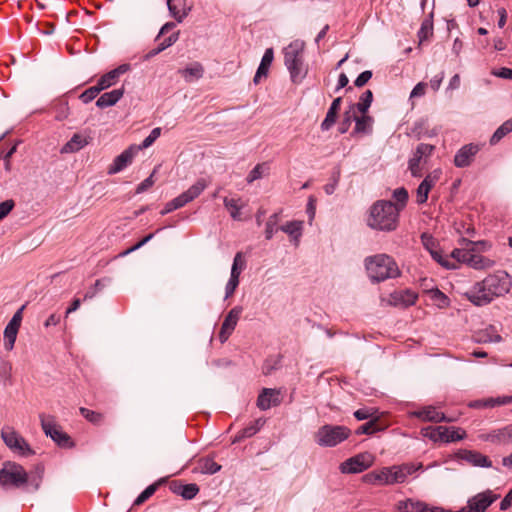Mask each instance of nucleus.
<instances>
[{"label":"nucleus","instance_id":"nucleus-3","mask_svg":"<svg viewBox=\"0 0 512 512\" xmlns=\"http://www.w3.org/2000/svg\"><path fill=\"white\" fill-rule=\"evenodd\" d=\"M365 267L373 282H382L389 278H395L400 274L396 262L387 254L367 257L365 259Z\"/></svg>","mask_w":512,"mask_h":512},{"label":"nucleus","instance_id":"nucleus-44","mask_svg":"<svg viewBox=\"0 0 512 512\" xmlns=\"http://www.w3.org/2000/svg\"><path fill=\"white\" fill-rule=\"evenodd\" d=\"M408 191L404 187H400L394 190L393 198L397 201V208H399V212L405 207L408 201Z\"/></svg>","mask_w":512,"mask_h":512},{"label":"nucleus","instance_id":"nucleus-14","mask_svg":"<svg viewBox=\"0 0 512 512\" xmlns=\"http://www.w3.org/2000/svg\"><path fill=\"white\" fill-rule=\"evenodd\" d=\"M113 84L115 83L112 81V77L108 76V74L106 73L98 80L95 86L85 90L79 96V98L82 100L83 103H89L93 99H95L101 91L111 87Z\"/></svg>","mask_w":512,"mask_h":512},{"label":"nucleus","instance_id":"nucleus-58","mask_svg":"<svg viewBox=\"0 0 512 512\" xmlns=\"http://www.w3.org/2000/svg\"><path fill=\"white\" fill-rule=\"evenodd\" d=\"M421 158L416 154H413V157L409 160V170L414 177H419L420 173V162Z\"/></svg>","mask_w":512,"mask_h":512},{"label":"nucleus","instance_id":"nucleus-4","mask_svg":"<svg viewBox=\"0 0 512 512\" xmlns=\"http://www.w3.org/2000/svg\"><path fill=\"white\" fill-rule=\"evenodd\" d=\"M305 42L300 39L292 41L283 49L284 64L290 73L293 83H299L307 71L304 67Z\"/></svg>","mask_w":512,"mask_h":512},{"label":"nucleus","instance_id":"nucleus-43","mask_svg":"<svg viewBox=\"0 0 512 512\" xmlns=\"http://www.w3.org/2000/svg\"><path fill=\"white\" fill-rule=\"evenodd\" d=\"M80 413L87 421L94 425H100L103 423L104 416L99 412H95L82 407L80 408Z\"/></svg>","mask_w":512,"mask_h":512},{"label":"nucleus","instance_id":"nucleus-42","mask_svg":"<svg viewBox=\"0 0 512 512\" xmlns=\"http://www.w3.org/2000/svg\"><path fill=\"white\" fill-rule=\"evenodd\" d=\"M280 230L293 236L296 240L301 236L302 222L290 221L280 227Z\"/></svg>","mask_w":512,"mask_h":512},{"label":"nucleus","instance_id":"nucleus-1","mask_svg":"<svg viewBox=\"0 0 512 512\" xmlns=\"http://www.w3.org/2000/svg\"><path fill=\"white\" fill-rule=\"evenodd\" d=\"M510 287L509 274L505 271H497L475 283L469 291L464 293V296L474 305L484 306L491 303L496 297L508 293Z\"/></svg>","mask_w":512,"mask_h":512},{"label":"nucleus","instance_id":"nucleus-11","mask_svg":"<svg viewBox=\"0 0 512 512\" xmlns=\"http://www.w3.org/2000/svg\"><path fill=\"white\" fill-rule=\"evenodd\" d=\"M480 145L469 143L462 146L455 154L453 163L457 168H465L471 165L475 156L480 151Z\"/></svg>","mask_w":512,"mask_h":512},{"label":"nucleus","instance_id":"nucleus-60","mask_svg":"<svg viewBox=\"0 0 512 512\" xmlns=\"http://www.w3.org/2000/svg\"><path fill=\"white\" fill-rule=\"evenodd\" d=\"M339 178H340V171L337 170L336 172L333 173V176H332V182L331 183H328L324 186V190L325 192L328 194V195H331L334 193L337 185H338V182H339Z\"/></svg>","mask_w":512,"mask_h":512},{"label":"nucleus","instance_id":"nucleus-21","mask_svg":"<svg viewBox=\"0 0 512 512\" xmlns=\"http://www.w3.org/2000/svg\"><path fill=\"white\" fill-rule=\"evenodd\" d=\"M396 509L398 512H427L428 504L423 501L409 498L399 501Z\"/></svg>","mask_w":512,"mask_h":512},{"label":"nucleus","instance_id":"nucleus-26","mask_svg":"<svg viewBox=\"0 0 512 512\" xmlns=\"http://www.w3.org/2000/svg\"><path fill=\"white\" fill-rule=\"evenodd\" d=\"M475 339L479 343H498L502 337L497 333L493 326H489L476 333Z\"/></svg>","mask_w":512,"mask_h":512},{"label":"nucleus","instance_id":"nucleus-55","mask_svg":"<svg viewBox=\"0 0 512 512\" xmlns=\"http://www.w3.org/2000/svg\"><path fill=\"white\" fill-rule=\"evenodd\" d=\"M435 149L434 145L421 143L417 146L414 154L419 156L421 159L429 157Z\"/></svg>","mask_w":512,"mask_h":512},{"label":"nucleus","instance_id":"nucleus-49","mask_svg":"<svg viewBox=\"0 0 512 512\" xmlns=\"http://www.w3.org/2000/svg\"><path fill=\"white\" fill-rule=\"evenodd\" d=\"M429 293L431 295V299L438 303L440 307L448 306L449 299L448 297L440 291L438 288H431L429 290Z\"/></svg>","mask_w":512,"mask_h":512},{"label":"nucleus","instance_id":"nucleus-38","mask_svg":"<svg viewBox=\"0 0 512 512\" xmlns=\"http://www.w3.org/2000/svg\"><path fill=\"white\" fill-rule=\"evenodd\" d=\"M373 101V93L366 90L361 96L358 103L351 106V109H357L361 114H366Z\"/></svg>","mask_w":512,"mask_h":512},{"label":"nucleus","instance_id":"nucleus-22","mask_svg":"<svg viewBox=\"0 0 512 512\" xmlns=\"http://www.w3.org/2000/svg\"><path fill=\"white\" fill-rule=\"evenodd\" d=\"M341 102H342L341 97H337L332 101V103L327 111L326 117L324 118V120L321 123V129L323 131L329 130L335 124L337 114L340 109Z\"/></svg>","mask_w":512,"mask_h":512},{"label":"nucleus","instance_id":"nucleus-19","mask_svg":"<svg viewBox=\"0 0 512 512\" xmlns=\"http://www.w3.org/2000/svg\"><path fill=\"white\" fill-rule=\"evenodd\" d=\"M413 416L422 419L423 421L430 422H451L452 419L447 418L444 413L438 412L435 407L428 406L423 408L422 410L415 411L412 413Z\"/></svg>","mask_w":512,"mask_h":512},{"label":"nucleus","instance_id":"nucleus-9","mask_svg":"<svg viewBox=\"0 0 512 512\" xmlns=\"http://www.w3.org/2000/svg\"><path fill=\"white\" fill-rule=\"evenodd\" d=\"M373 464V456L369 453H360L344 461L340 469L343 473H360Z\"/></svg>","mask_w":512,"mask_h":512},{"label":"nucleus","instance_id":"nucleus-52","mask_svg":"<svg viewBox=\"0 0 512 512\" xmlns=\"http://www.w3.org/2000/svg\"><path fill=\"white\" fill-rule=\"evenodd\" d=\"M375 413H376V410L374 408L365 407V408H360V409L356 410L354 412V417L359 421L370 420V419L376 417L374 415Z\"/></svg>","mask_w":512,"mask_h":512},{"label":"nucleus","instance_id":"nucleus-25","mask_svg":"<svg viewBox=\"0 0 512 512\" xmlns=\"http://www.w3.org/2000/svg\"><path fill=\"white\" fill-rule=\"evenodd\" d=\"M264 423H265V421L262 418L255 420L251 425H249V426L245 427L244 429H242L241 431H239L235 435L232 443H237V442L242 441L245 438L252 437L260 430V428L264 425Z\"/></svg>","mask_w":512,"mask_h":512},{"label":"nucleus","instance_id":"nucleus-57","mask_svg":"<svg viewBox=\"0 0 512 512\" xmlns=\"http://www.w3.org/2000/svg\"><path fill=\"white\" fill-rule=\"evenodd\" d=\"M265 164H257L248 174L247 182L252 183L255 180L262 178L264 173Z\"/></svg>","mask_w":512,"mask_h":512},{"label":"nucleus","instance_id":"nucleus-50","mask_svg":"<svg viewBox=\"0 0 512 512\" xmlns=\"http://www.w3.org/2000/svg\"><path fill=\"white\" fill-rule=\"evenodd\" d=\"M160 134H161V129L159 127L154 128L150 132V134L142 141L141 145L136 147L137 151L151 146L154 143V141L160 136Z\"/></svg>","mask_w":512,"mask_h":512},{"label":"nucleus","instance_id":"nucleus-63","mask_svg":"<svg viewBox=\"0 0 512 512\" xmlns=\"http://www.w3.org/2000/svg\"><path fill=\"white\" fill-rule=\"evenodd\" d=\"M156 170L152 172V174L147 177L144 181H142L136 188V193L140 194L146 191L148 188H150L154 184L153 176L155 174Z\"/></svg>","mask_w":512,"mask_h":512},{"label":"nucleus","instance_id":"nucleus-61","mask_svg":"<svg viewBox=\"0 0 512 512\" xmlns=\"http://www.w3.org/2000/svg\"><path fill=\"white\" fill-rule=\"evenodd\" d=\"M372 78V71L366 70L359 74L355 79L354 85L356 87H363Z\"/></svg>","mask_w":512,"mask_h":512},{"label":"nucleus","instance_id":"nucleus-48","mask_svg":"<svg viewBox=\"0 0 512 512\" xmlns=\"http://www.w3.org/2000/svg\"><path fill=\"white\" fill-rule=\"evenodd\" d=\"M278 222V214L277 213H274L273 215H271L267 222H266V227H265V237L267 240H270L274 233L277 231V228H276V224Z\"/></svg>","mask_w":512,"mask_h":512},{"label":"nucleus","instance_id":"nucleus-40","mask_svg":"<svg viewBox=\"0 0 512 512\" xmlns=\"http://www.w3.org/2000/svg\"><path fill=\"white\" fill-rule=\"evenodd\" d=\"M200 471L203 474H215L221 470V465L217 464L212 458L206 457L199 461Z\"/></svg>","mask_w":512,"mask_h":512},{"label":"nucleus","instance_id":"nucleus-31","mask_svg":"<svg viewBox=\"0 0 512 512\" xmlns=\"http://www.w3.org/2000/svg\"><path fill=\"white\" fill-rule=\"evenodd\" d=\"M179 38V32H175L171 34L169 37L165 38L156 48L150 50L145 56V60H149L153 58L154 56L158 55L168 47L172 46L174 43L177 42Z\"/></svg>","mask_w":512,"mask_h":512},{"label":"nucleus","instance_id":"nucleus-51","mask_svg":"<svg viewBox=\"0 0 512 512\" xmlns=\"http://www.w3.org/2000/svg\"><path fill=\"white\" fill-rule=\"evenodd\" d=\"M245 262L242 259V253L238 252L236 253L234 257V261L231 268V275L235 277H240L241 271L244 268Z\"/></svg>","mask_w":512,"mask_h":512},{"label":"nucleus","instance_id":"nucleus-36","mask_svg":"<svg viewBox=\"0 0 512 512\" xmlns=\"http://www.w3.org/2000/svg\"><path fill=\"white\" fill-rule=\"evenodd\" d=\"M510 132H512V118L505 121L501 126H499L496 129V131L493 133L489 140L490 145H496Z\"/></svg>","mask_w":512,"mask_h":512},{"label":"nucleus","instance_id":"nucleus-34","mask_svg":"<svg viewBox=\"0 0 512 512\" xmlns=\"http://www.w3.org/2000/svg\"><path fill=\"white\" fill-rule=\"evenodd\" d=\"M19 328V326L10 323L6 325L4 329V347L7 351L13 349Z\"/></svg>","mask_w":512,"mask_h":512},{"label":"nucleus","instance_id":"nucleus-62","mask_svg":"<svg viewBox=\"0 0 512 512\" xmlns=\"http://www.w3.org/2000/svg\"><path fill=\"white\" fill-rule=\"evenodd\" d=\"M14 201L6 200L0 203V221L4 219L13 209Z\"/></svg>","mask_w":512,"mask_h":512},{"label":"nucleus","instance_id":"nucleus-45","mask_svg":"<svg viewBox=\"0 0 512 512\" xmlns=\"http://www.w3.org/2000/svg\"><path fill=\"white\" fill-rule=\"evenodd\" d=\"M224 205L229 210L230 215L233 219H240V209L241 206L238 204V200L233 198H224Z\"/></svg>","mask_w":512,"mask_h":512},{"label":"nucleus","instance_id":"nucleus-33","mask_svg":"<svg viewBox=\"0 0 512 512\" xmlns=\"http://www.w3.org/2000/svg\"><path fill=\"white\" fill-rule=\"evenodd\" d=\"M208 186V182L204 178L198 179L188 190L184 191L183 194L189 202L197 198Z\"/></svg>","mask_w":512,"mask_h":512},{"label":"nucleus","instance_id":"nucleus-64","mask_svg":"<svg viewBox=\"0 0 512 512\" xmlns=\"http://www.w3.org/2000/svg\"><path fill=\"white\" fill-rule=\"evenodd\" d=\"M129 68H130V66L128 64H122L119 67H117L116 69L109 71L107 74H108V76L112 77V81L115 83L116 80L118 79V77L121 74L127 72L129 70Z\"/></svg>","mask_w":512,"mask_h":512},{"label":"nucleus","instance_id":"nucleus-18","mask_svg":"<svg viewBox=\"0 0 512 512\" xmlns=\"http://www.w3.org/2000/svg\"><path fill=\"white\" fill-rule=\"evenodd\" d=\"M463 241L466 242V247L462 249H454L451 253V257L454 258L459 263H465L468 265V260L472 254V251H476L479 246L484 247L486 245V242H473L465 239H463Z\"/></svg>","mask_w":512,"mask_h":512},{"label":"nucleus","instance_id":"nucleus-17","mask_svg":"<svg viewBox=\"0 0 512 512\" xmlns=\"http://www.w3.org/2000/svg\"><path fill=\"white\" fill-rule=\"evenodd\" d=\"M279 404V392L275 389L264 388L257 398V407L263 411Z\"/></svg>","mask_w":512,"mask_h":512},{"label":"nucleus","instance_id":"nucleus-7","mask_svg":"<svg viewBox=\"0 0 512 512\" xmlns=\"http://www.w3.org/2000/svg\"><path fill=\"white\" fill-rule=\"evenodd\" d=\"M363 481L369 484L391 485L403 483V474L396 471L395 466L384 467L380 471H372L363 476Z\"/></svg>","mask_w":512,"mask_h":512},{"label":"nucleus","instance_id":"nucleus-47","mask_svg":"<svg viewBox=\"0 0 512 512\" xmlns=\"http://www.w3.org/2000/svg\"><path fill=\"white\" fill-rule=\"evenodd\" d=\"M168 9L171 15L177 20L178 23H181L183 19L188 15L189 11L191 10L190 7L184 8L181 12L177 9L176 5L172 4L171 0L167 1Z\"/></svg>","mask_w":512,"mask_h":512},{"label":"nucleus","instance_id":"nucleus-24","mask_svg":"<svg viewBox=\"0 0 512 512\" xmlns=\"http://www.w3.org/2000/svg\"><path fill=\"white\" fill-rule=\"evenodd\" d=\"M512 404V395L511 396H502L496 398H488L483 400H476L470 404L471 407L474 408H484V407H495L501 405Z\"/></svg>","mask_w":512,"mask_h":512},{"label":"nucleus","instance_id":"nucleus-8","mask_svg":"<svg viewBox=\"0 0 512 512\" xmlns=\"http://www.w3.org/2000/svg\"><path fill=\"white\" fill-rule=\"evenodd\" d=\"M4 443L14 452L28 456L34 454L26 440L11 428H5L1 432Z\"/></svg>","mask_w":512,"mask_h":512},{"label":"nucleus","instance_id":"nucleus-23","mask_svg":"<svg viewBox=\"0 0 512 512\" xmlns=\"http://www.w3.org/2000/svg\"><path fill=\"white\" fill-rule=\"evenodd\" d=\"M274 58V51L272 48H268L265 50L264 55L262 57L261 63L256 71L253 82L255 84L259 83V80L262 76H267L269 67Z\"/></svg>","mask_w":512,"mask_h":512},{"label":"nucleus","instance_id":"nucleus-27","mask_svg":"<svg viewBox=\"0 0 512 512\" xmlns=\"http://www.w3.org/2000/svg\"><path fill=\"white\" fill-rule=\"evenodd\" d=\"M179 73L183 76V78L187 82H191L194 79H200L203 76L204 68L201 63L195 62L191 64L190 66L179 70Z\"/></svg>","mask_w":512,"mask_h":512},{"label":"nucleus","instance_id":"nucleus-10","mask_svg":"<svg viewBox=\"0 0 512 512\" xmlns=\"http://www.w3.org/2000/svg\"><path fill=\"white\" fill-rule=\"evenodd\" d=\"M40 422L45 435L49 436L59 446H62L64 444V434L61 431V426L56 423L54 416L41 414Z\"/></svg>","mask_w":512,"mask_h":512},{"label":"nucleus","instance_id":"nucleus-12","mask_svg":"<svg viewBox=\"0 0 512 512\" xmlns=\"http://www.w3.org/2000/svg\"><path fill=\"white\" fill-rule=\"evenodd\" d=\"M241 313L242 307L236 306L226 315L219 332V339L222 343H224L234 331Z\"/></svg>","mask_w":512,"mask_h":512},{"label":"nucleus","instance_id":"nucleus-56","mask_svg":"<svg viewBox=\"0 0 512 512\" xmlns=\"http://www.w3.org/2000/svg\"><path fill=\"white\" fill-rule=\"evenodd\" d=\"M420 468H422L421 463L418 464L417 466H415L413 464H403L400 466L395 465L396 471L400 470V473L403 474V482L406 480L408 475H411L412 473H414L415 471H417Z\"/></svg>","mask_w":512,"mask_h":512},{"label":"nucleus","instance_id":"nucleus-41","mask_svg":"<svg viewBox=\"0 0 512 512\" xmlns=\"http://www.w3.org/2000/svg\"><path fill=\"white\" fill-rule=\"evenodd\" d=\"M449 432L443 433L442 442H456L463 440L466 437V432L462 428L448 427Z\"/></svg>","mask_w":512,"mask_h":512},{"label":"nucleus","instance_id":"nucleus-20","mask_svg":"<svg viewBox=\"0 0 512 512\" xmlns=\"http://www.w3.org/2000/svg\"><path fill=\"white\" fill-rule=\"evenodd\" d=\"M124 94V88L114 89L102 94L96 101V106L100 109L115 105Z\"/></svg>","mask_w":512,"mask_h":512},{"label":"nucleus","instance_id":"nucleus-16","mask_svg":"<svg viewBox=\"0 0 512 512\" xmlns=\"http://www.w3.org/2000/svg\"><path fill=\"white\" fill-rule=\"evenodd\" d=\"M457 457L476 467L489 468L492 466L491 460L477 451L462 449L457 453Z\"/></svg>","mask_w":512,"mask_h":512},{"label":"nucleus","instance_id":"nucleus-59","mask_svg":"<svg viewBox=\"0 0 512 512\" xmlns=\"http://www.w3.org/2000/svg\"><path fill=\"white\" fill-rule=\"evenodd\" d=\"M239 285V277L230 276V279L228 280L226 287H225V299L231 297L237 286Z\"/></svg>","mask_w":512,"mask_h":512},{"label":"nucleus","instance_id":"nucleus-46","mask_svg":"<svg viewBox=\"0 0 512 512\" xmlns=\"http://www.w3.org/2000/svg\"><path fill=\"white\" fill-rule=\"evenodd\" d=\"M483 441H490L492 443H505L503 428L493 430L490 433L480 435Z\"/></svg>","mask_w":512,"mask_h":512},{"label":"nucleus","instance_id":"nucleus-54","mask_svg":"<svg viewBox=\"0 0 512 512\" xmlns=\"http://www.w3.org/2000/svg\"><path fill=\"white\" fill-rule=\"evenodd\" d=\"M430 254L432 256V258L437 262L439 263L441 266L447 268V269H456V265L455 264H451L447 259H445L441 252L438 251V250H434V249H430Z\"/></svg>","mask_w":512,"mask_h":512},{"label":"nucleus","instance_id":"nucleus-2","mask_svg":"<svg viewBox=\"0 0 512 512\" xmlns=\"http://www.w3.org/2000/svg\"><path fill=\"white\" fill-rule=\"evenodd\" d=\"M399 208L391 201L378 200L369 210L367 225L374 230L391 232L398 226Z\"/></svg>","mask_w":512,"mask_h":512},{"label":"nucleus","instance_id":"nucleus-35","mask_svg":"<svg viewBox=\"0 0 512 512\" xmlns=\"http://www.w3.org/2000/svg\"><path fill=\"white\" fill-rule=\"evenodd\" d=\"M447 432H449V428L447 426L427 427L421 430L422 435L433 442H442L443 433Z\"/></svg>","mask_w":512,"mask_h":512},{"label":"nucleus","instance_id":"nucleus-13","mask_svg":"<svg viewBox=\"0 0 512 512\" xmlns=\"http://www.w3.org/2000/svg\"><path fill=\"white\" fill-rule=\"evenodd\" d=\"M137 152L136 146L132 145L128 147L114 159L113 163L109 166L107 173L109 175H113L122 171L132 162Z\"/></svg>","mask_w":512,"mask_h":512},{"label":"nucleus","instance_id":"nucleus-30","mask_svg":"<svg viewBox=\"0 0 512 512\" xmlns=\"http://www.w3.org/2000/svg\"><path fill=\"white\" fill-rule=\"evenodd\" d=\"M355 121V133H370L372 131L373 118L369 115L362 114V116L353 115Z\"/></svg>","mask_w":512,"mask_h":512},{"label":"nucleus","instance_id":"nucleus-53","mask_svg":"<svg viewBox=\"0 0 512 512\" xmlns=\"http://www.w3.org/2000/svg\"><path fill=\"white\" fill-rule=\"evenodd\" d=\"M157 483L149 485L143 492L140 493V495L136 498L134 501V505H141L146 500H148L156 491L157 489Z\"/></svg>","mask_w":512,"mask_h":512},{"label":"nucleus","instance_id":"nucleus-6","mask_svg":"<svg viewBox=\"0 0 512 512\" xmlns=\"http://www.w3.org/2000/svg\"><path fill=\"white\" fill-rule=\"evenodd\" d=\"M350 433L346 426L326 424L315 433V441L321 447H334L346 440Z\"/></svg>","mask_w":512,"mask_h":512},{"label":"nucleus","instance_id":"nucleus-29","mask_svg":"<svg viewBox=\"0 0 512 512\" xmlns=\"http://www.w3.org/2000/svg\"><path fill=\"white\" fill-rule=\"evenodd\" d=\"M434 26H433V13H430L428 17H426L422 23L421 27L418 31L419 45L422 44L425 40H428L433 36Z\"/></svg>","mask_w":512,"mask_h":512},{"label":"nucleus","instance_id":"nucleus-32","mask_svg":"<svg viewBox=\"0 0 512 512\" xmlns=\"http://www.w3.org/2000/svg\"><path fill=\"white\" fill-rule=\"evenodd\" d=\"M468 266L478 270L487 269L494 266V261L480 254H476L475 251H472V254L468 260Z\"/></svg>","mask_w":512,"mask_h":512},{"label":"nucleus","instance_id":"nucleus-15","mask_svg":"<svg viewBox=\"0 0 512 512\" xmlns=\"http://www.w3.org/2000/svg\"><path fill=\"white\" fill-rule=\"evenodd\" d=\"M440 174L441 172L439 170H435L432 173L428 174L424 178V180L419 184L416 191L418 204H424L427 202L429 191L439 180Z\"/></svg>","mask_w":512,"mask_h":512},{"label":"nucleus","instance_id":"nucleus-5","mask_svg":"<svg viewBox=\"0 0 512 512\" xmlns=\"http://www.w3.org/2000/svg\"><path fill=\"white\" fill-rule=\"evenodd\" d=\"M30 483L34 490L40 485V478L29 477L25 469L15 462H4L0 469V485L4 488H20Z\"/></svg>","mask_w":512,"mask_h":512},{"label":"nucleus","instance_id":"nucleus-37","mask_svg":"<svg viewBox=\"0 0 512 512\" xmlns=\"http://www.w3.org/2000/svg\"><path fill=\"white\" fill-rule=\"evenodd\" d=\"M384 428H385L384 426H381L379 424L378 417H374V418L370 419L368 422L359 426L358 429L355 431V433L357 435H362V434L370 435L375 432L382 431V430H384Z\"/></svg>","mask_w":512,"mask_h":512},{"label":"nucleus","instance_id":"nucleus-39","mask_svg":"<svg viewBox=\"0 0 512 512\" xmlns=\"http://www.w3.org/2000/svg\"><path fill=\"white\" fill-rule=\"evenodd\" d=\"M199 492V487L195 483L180 485L175 493L179 494L186 500L193 499Z\"/></svg>","mask_w":512,"mask_h":512},{"label":"nucleus","instance_id":"nucleus-28","mask_svg":"<svg viewBox=\"0 0 512 512\" xmlns=\"http://www.w3.org/2000/svg\"><path fill=\"white\" fill-rule=\"evenodd\" d=\"M89 143V137L82 133H75L72 138L66 142V153L77 152Z\"/></svg>","mask_w":512,"mask_h":512}]
</instances>
